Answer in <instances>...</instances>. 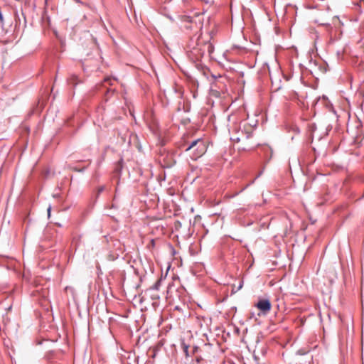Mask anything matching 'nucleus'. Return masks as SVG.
<instances>
[{
	"label": "nucleus",
	"instance_id": "aec40b11",
	"mask_svg": "<svg viewBox=\"0 0 364 364\" xmlns=\"http://www.w3.org/2000/svg\"><path fill=\"white\" fill-rule=\"evenodd\" d=\"M249 137H250V134H247V135H246V138L247 139V138H249Z\"/></svg>",
	"mask_w": 364,
	"mask_h": 364
},
{
	"label": "nucleus",
	"instance_id": "39448f33",
	"mask_svg": "<svg viewBox=\"0 0 364 364\" xmlns=\"http://www.w3.org/2000/svg\"><path fill=\"white\" fill-rule=\"evenodd\" d=\"M115 80V79L112 78L111 77H107L104 80V86L106 87V84H109V85H113V82Z\"/></svg>",
	"mask_w": 364,
	"mask_h": 364
},
{
	"label": "nucleus",
	"instance_id": "5701e85b",
	"mask_svg": "<svg viewBox=\"0 0 364 364\" xmlns=\"http://www.w3.org/2000/svg\"><path fill=\"white\" fill-rule=\"evenodd\" d=\"M75 1H77V2H80V1H79V0H75Z\"/></svg>",
	"mask_w": 364,
	"mask_h": 364
},
{
	"label": "nucleus",
	"instance_id": "f03ea898",
	"mask_svg": "<svg viewBox=\"0 0 364 364\" xmlns=\"http://www.w3.org/2000/svg\"><path fill=\"white\" fill-rule=\"evenodd\" d=\"M200 42H198L196 47H193L191 51L197 59L203 57L205 53L210 54L213 51V46L210 43L205 42L203 45H200Z\"/></svg>",
	"mask_w": 364,
	"mask_h": 364
},
{
	"label": "nucleus",
	"instance_id": "412c9836",
	"mask_svg": "<svg viewBox=\"0 0 364 364\" xmlns=\"http://www.w3.org/2000/svg\"><path fill=\"white\" fill-rule=\"evenodd\" d=\"M279 48H280V47H277L276 48V51H277Z\"/></svg>",
	"mask_w": 364,
	"mask_h": 364
},
{
	"label": "nucleus",
	"instance_id": "dca6fc26",
	"mask_svg": "<svg viewBox=\"0 0 364 364\" xmlns=\"http://www.w3.org/2000/svg\"><path fill=\"white\" fill-rule=\"evenodd\" d=\"M236 289H237V287L235 284H233L232 285V289H234V291H235Z\"/></svg>",
	"mask_w": 364,
	"mask_h": 364
},
{
	"label": "nucleus",
	"instance_id": "7ed1b4c3",
	"mask_svg": "<svg viewBox=\"0 0 364 364\" xmlns=\"http://www.w3.org/2000/svg\"><path fill=\"white\" fill-rule=\"evenodd\" d=\"M255 306L261 311L262 314L266 315L271 311L272 304L268 299H260Z\"/></svg>",
	"mask_w": 364,
	"mask_h": 364
},
{
	"label": "nucleus",
	"instance_id": "0eeeda50",
	"mask_svg": "<svg viewBox=\"0 0 364 364\" xmlns=\"http://www.w3.org/2000/svg\"><path fill=\"white\" fill-rule=\"evenodd\" d=\"M242 286H243V281H240L239 282V284H238V287H237L236 290L234 291V289H232V293H236L237 291H238L239 290H240L242 288Z\"/></svg>",
	"mask_w": 364,
	"mask_h": 364
},
{
	"label": "nucleus",
	"instance_id": "6e6552de",
	"mask_svg": "<svg viewBox=\"0 0 364 364\" xmlns=\"http://www.w3.org/2000/svg\"><path fill=\"white\" fill-rule=\"evenodd\" d=\"M230 139L235 142H239L240 141V139L239 137L232 136Z\"/></svg>",
	"mask_w": 364,
	"mask_h": 364
},
{
	"label": "nucleus",
	"instance_id": "f257e3e1",
	"mask_svg": "<svg viewBox=\"0 0 364 364\" xmlns=\"http://www.w3.org/2000/svg\"><path fill=\"white\" fill-rule=\"evenodd\" d=\"M206 149L205 141L202 139H198L188 145L186 151H191V157L193 160H196L205 153Z\"/></svg>",
	"mask_w": 364,
	"mask_h": 364
},
{
	"label": "nucleus",
	"instance_id": "4468645a",
	"mask_svg": "<svg viewBox=\"0 0 364 364\" xmlns=\"http://www.w3.org/2000/svg\"><path fill=\"white\" fill-rule=\"evenodd\" d=\"M282 85H279V86H278V87L276 88V90H281V89H282Z\"/></svg>",
	"mask_w": 364,
	"mask_h": 364
},
{
	"label": "nucleus",
	"instance_id": "4be33fe9",
	"mask_svg": "<svg viewBox=\"0 0 364 364\" xmlns=\"http://www.w3.org/2000/svg\"><path fill=\"white\" fill-rule=\"evenodd\" d=\"M269 284H270V285H272V281H270V282H269Z\"/></svg>",
	"mask_w": 364,
	"mask_h": 364
},
{
	"label": "nucleus",
	"instance_id": "a211bd4d",
	"mask_svg": "<svg viewBox=\"0 0 364 364\" xmlns=\"http://www.w3.org/2000/svg\"><path fill=\"white\" fill-rule=\"evenodd\" d=\"M170 289H171V285H168V290H167L168 293L169 292Z\"/></svg>",
	"mask_w": 364,
	"mask_h": 364
},
{
	"label": "nucleus",
	"instance_id": "1a4fd4ad",
	"mask_svg": "<svg viewBox=\"0 0 364 364\" xmlns=\"http://www.w3.org/2000/svg\"><path fill=\"white\" fill-rule=\"evenodd\" d=\"M50 211H51V206H50V205H49V206H48V209H47V212H48V217H50Z\"/></svg>",
	"mask_w": 364,
	"mask_h": 364
},
{
	"label": "nucleus",
	"instance_id": "20e7f679",
	"mask_svg": "<svg viewBox=\"0 0 364 364\" xmlns=\"http://www.w3.org/2000/svg\"><path fill=\"white\" fill-rule=\"evenodd\" d=\"M278 66H279V77L282 76L283 77V79L284 80V81L287 82L289 78V75L287 74L284 73L279 63H278Z\"/></svg>",
	"mask_w": 364,
	"mask_h": 364
},
{
	"label": "nucleus",
	"instance_id": "2eb2a0df",
	"mask_svg": "<svg viewBox=\"0 0 364 364\" xmlns=\"http://www.w3.org/2000/svg\"><path fill=\"white\" fill-rule=\"evenodd\" d=\"M236 289H237V287L235 284H233L232 285V289H234V291H235Z\"/></svg>",
	"mask_w": 364,
	"mask_h": 364
},
{
	"label": "nucleus",
	"instance_id": "9d476101",
	"mask_svg": "<svg viewBox=\"0 0 364 364\" xmlns=\"http://www.w3.org/2000/svg\"><path fill=\"white\" fill-rule=\"evenodd\" d=\"M188 346H185L183 347V349H184V352L186 353V354L188 355Z\"/></svg>",
	"mask_w": 364,
	"mask_h": 364
},
{
	"label": "nucleus",
	"instance_id": "f3484780",
	"mask_svg": "<svg viewBox=\"0 0 364 364\" xmlns=\"http://www.w3.org/2000/svg\"><path fill=\"white\" fill-rule=\"evenodd\" d=\"M152 298H153L154 299H159V296H152Z\"/></svg>",
	"mask_w": 364,
	"mask_h": 364
},
{
	"label": "nucleus",
	"instance_id": "f8f14e48",
	"mask_svg": "<svg viewBox=\"0 0 364 364\" xmlns=\"http://www.w3.org/2000/svg\"><path fill=\"white\" fill-rule=\"evenodd\" d=\"M110 92L113 93L114 92V90L107 88V94L106 95H108Z\"/></svg>",
	"mask_w": 364,
	"mask_h": 364
},
{
	"label": "nucleus",
	"instance_id": "9b49d317",
	"mask_svg": "<svg viewBox=\"0 0 364 364\" xmlns=\"http://www.w3.org/2000/svg\"><path fill=\"white\" fill-rule=\"evenodd\" d=\"M104 189H105L104 186L100 187L99 189H98V193L102 192L104 191Z\"/></svg>",
	"mask_w": 364,
	"mask_h": 364
},
{
	"label": "nucleus",
	"instance_id": "ddd939ff",
	"mask_svg": "<svg viewBox=\"0 0 364 364\" xmlns=\"http://www.w3.org/2000/svg\"><path fill=\"white\" fill-rule=\"evenodd\" d=\"M84 169H85V168H83L82 169H79V168H73V170L75 171H82Z\"/></svg>",
	"mask_w": 364,
	"mask_h": 364
},
{
	"label": "nucleus",
	"instance_id": "6ab92c4d",
	"mask_svg": "<svg viewBox=\"0 0 364 364\" xmlns=\"http://www.w3.org/2000/svg\"><path fill=\"white\" fill-rule=\"evenodd\" d=\"M75 78H76V76L73 75V77L70 78V80L75 79Z\"/></svg>",
	"mask_w": 364,
	"mask_h": 364
},
{
	"label": "nucleus",
	"instance_id": "423d86ee",
	"mask_svg": "<svg viewBox=\"0 0 364 364\" xmlns=\"http://www.w3.org/2000/svg\"><path fill=\"white\" fill-rule=\"evenodd\" d=\"M160 284H161V280H158L149 289V291H152V290H159V286H160Z\"/></svg>",
	"mask_w": 364,
	"mask_h": 364
}]
</instances>
